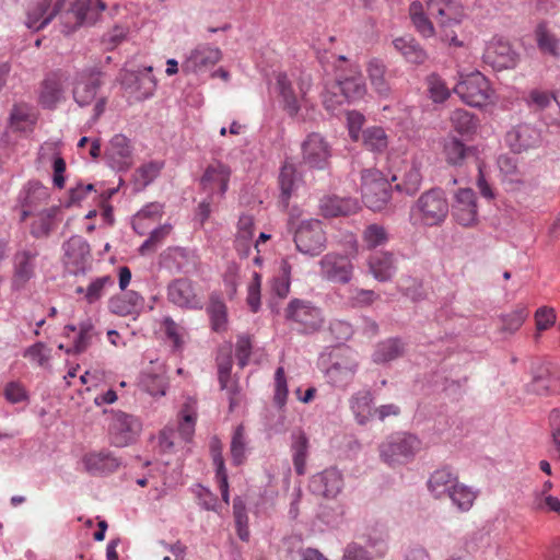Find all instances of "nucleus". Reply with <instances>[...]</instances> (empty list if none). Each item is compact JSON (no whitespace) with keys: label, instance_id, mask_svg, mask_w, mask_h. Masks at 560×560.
Masks as SVG:
<instances>
[{"label":"nucleus","instance_id":"obj_1","mask_svg":"<svg viewBox=\"0 0 560 560\" xmlns=\"http://www.w3.org/2000/svg\"><path fill=\"white\" fill-rule=\"evenodd\" d=\"M104 73L96 67L86 68L78 73L73 88V98L81 107L89 106L95 101L94 120L104 113L107 97H97V91L103 84Z\"/></svg>","mask_w":560,"mask_h":560},{"label":"nucleus","instance_id":"obj_2","mask_svg":"<svg viewBox=\"0 0 560 560\" xmlns=\"http://www.w3.org/2000/svg\"><path fill=\"white\" fill-rule=\"evenodd\" d=\"M284 319L300 334L318 331L324 323L322 311L311 301L292 299L284 308Z\"/></svg>","mask_w":560,"mask_h":560},{"label":"nucleus","instance_id":"obj_3","mask_svg":"<svg viewBox=\"0 0 560 560\" xmlns=\"http://www.w3.org/2000/svg\"><path fill=\"white\" fill-rule=\"evenodd\" d=\"M411 210L424 225L439 226L446 220L450 206L443 189L431 188L421 194Z\"/></svg>","mask_w":560,"mask_h":560},{"label":"nucleus","instance_id":"obj_4","mask_svg":"<svg viewBox=\"0 0 560 560\" xmlns=\"http://www.w3.org/2000/svg\"><path fill=\"white\" fill-rule=\"evenodd\" d=\"M362 200L373 211H381L392 198V185L377 170H364L361 175Z\"/></svg>","mask_w":560,"mask_h":560},{"label":"nucleus","instance_id":"obj_5","mask_svg":"<svg viewBox=\"0 0 560 560\" xmlns=\"http://www.w3.org/2000/svg\"><path fill=\"white\" fill-rule=\"evenodd\" d=\"M454 93L469 106L482 107L493 95L488 79L479 71L467 74L454 86Z\"/></svg>","mask_w":560,"mask_h":560},{"label":"nucleus","instance_id":"obj_6","mask_svg":"<svg viewBox=\"0 0 560 560\" xmlns=\"http://www.w3.org/2000/svg\"><path fill=\"white\" fill-rule=\"evenodd\" d=\"M310 83L301 81L298 85V90L293 86V83L289 79L288 74L280 72L276 78V89L279 96V102L282 109L288 114L289 117L295 118L302 105L307 104L306 94L310 89Z\"/></svg>","mask_w":560,"mask_h":560},{"label":"nucleus","instance_id":"obj_7","mask_svg":"<svg viewBox=\"0 0 560 560\" xmlns=\"http://www.w3.org/2000/svg\"><path fill=\"white\" fill-rule=\"evenodd\" d=\"M106 9V3L101 0H77L62 16L65 34H70L83 24L96 22L100 12Z\"/></svg>","mask_w":560,"mask_h":560},{"label":"nucleus","instance_id":"obj_8","mask_svg":"<svg viewBox=\"0 0 560 560\" xmlns=\"http://www.w3.org/2000/svg\"><path fill=\"white\" fill-rule=\"evenodd\" d=\"M296 249L302 254L316 256L326 247V236L322 223L317 220L303 221L294 233Z\"/></svg>","mask_w":560,"mask_h":560},{"label":"nucleus","instance_id":"obj_9","mask_svg":"<svg viewBox=\"0 0 560 560\" xmlns=\"http://www.w3.org/2000/svg\"><path fill=\"white\" fill-rule=\"evenodd\" d=\"M65 266L71 275H85L91 267V248L79 235L71 236L65 244Z\"/></svg>","mask_w":560,"mask_h":560},{"label":"nucleus","instance_id":"obj_10","mask_svg":"<svg viewBox=\"0 0 560 560\" xmlns=\"http://www.w3.org/2000/svg\"><path fill=\"white\" fill-rule=\"evenodd\" d=\"M141 431L140 421L132 415L116 411L109 425L112 443L124 447L132 443Z\"/></svg>","mask_w":560,"mask_h":560},{"label":"nucleus","instance_id":"obj_11","mask_svg":"<svg viewBox=\"0 0 560 560\" xmlns=\"http://www.w3.org/2000/svg\"><path fill=\"white\" fill-rule=\"evenodd\" d=\"M319 267L322 278L327 281L347 284L352 279L353 265L345 255L328 253L319 260Z\"/></svg>","mask_w":560,"mask_h":560},{"label":"nucleus","instance_id":"obj_12","mask_svg":"<svg viewBox=\"0 0 560 560\" xmlns=\"http://www.w3.org/2000/svg\"><path fill=\"white\" fill-rule=\"evenodd\" d=\"M419 447V440L411 434L394 436L381 445L380 452L383 460L389 465L401 463L410 458Z\"/></svg>","mask_w":560,"mask_h":560},{"label":"nucleus","instance_id":"obj_13","mask_svg":"<svg viewBox=\"0 0 560 560\" xmlns=\"http://www.w3.org/2000/svg\"><path fill=\"white\" fill-rule=\"evenodd\" d=\"M452 214L462 226H474L478 222L476 194L471 188H460L455 194Z\"/></svg>","mask_w":560,"mask_h":560},{"label":"nucleus","instance_id":"obj_14","mask_svg":"<svg viewBox=\"0 0 560 560\" xmlns=\"http://www.w3.org/2000/svg\"><path fill=\"white\" fill-rule=\"evenodd\" d=\"M517 54L511 44L502 38H493L486 46L482 55L485 63L495 70L513 68L516 63Z\"/></svg>","mask_w":560,"mask_h":560},{"label":"nucleus","instance_id":"obj_15","mask_svg":"<svg viewBox=\"0 0 560 560\" xmlns=\"http://www.w3.org/2000/svg\"><path fill=\"white\" fill-rule=\"evenodd\" d=\"M108 165L118 172L129 170L133 163L130 141L124 135H115L105 151Z\"/></svg>","mask_w":560,"mask_h":560},{"label":"nucleus","instance_id":"obj_16","mask_svg":"<svg viewBox=\"0 0 560 560\" xmlns=\"http://www.w3.org/2000/svg\"><path fill=\"white\" fill-rule=\"evenodd\" d=\"M303 161L314 168L323 170L328 165L330 150L325 139L317 132L310 133L302 143Z\"/></svg>","mask_w":560,"mask_h":560},{"label":"nucleus","instance_id":"obj_17","mask_svg":"<svg viewBox=\"0 0 560 560\" xmlns=\"http://www.w3.org/2000/svg\"><path fill=\"white\" fill-rule=\"evenodd\" d=\"M343 487L341 472L336 468H328L315 474L308 483L312 493L324 498H335Z\"/></svg>","mask_w":560,"mask_h":560},{"label":"nucleus","instance_id":"obj_18","mask_svg":"<svg viewBox=\"0 0 560 560\" xmlns=\"http://www.w3.org/2000/svg\"><path fill=\"white\" fill-rule=\"evenodd\" d=\"M52 0H33L27 7L26 26L39 31L48 25L61 10L65 0H58L49 11Z\"/></svg>","mask_w":560,"mask_h":560},{"label":"nucleus","instance_id":"obj_19","mask_svg":"<svg viewBox=\"0 0 560 560\" xmlns=\"http://www.w3.org/2000/svg\"><path fill=\"white\" fill-rule=\"evenodd\" d=\"M167 298L173 304L185 308H201V301L195 293L192 283L186 278L173 280L167 287Z\"/></svg>","mask_w":560,"mask_h":560},{"label":"nucleus","instance_id":"obj_20","mask_svg":"<svg viewBox=\"0 0 560 560\" xmlns=\"http://www.w3.org/2000/svg\"><path fill=\"white\" fill-rule=\"evenodd\" d=\"M221 59V51L217 47L199 45L196 47L182 66L184 72H199L215 65Z\"/></svg>","mask_w":560,"mask_h":560},{"label":"nucleus","instance_id":"obj_21","mask_svg":"<svg viewBox=\"0 0 560 560\" xmlns=\"http://www.w3.org/2000/svg\"><path fill=\"white\" fill-rule=\"evenodd\" d=\"M82 462L85 470L93 476L112 474L121 464L119 458L106 451L88 453Z\"/></svg>","mask_w":560,"mask_h":560},{"label":"nucleus","instance_id":"obj_22","mask_svg":"<svg viewBox=\"0 0 560 560\" xmlns=\"http://www.w3.org/2000/svg\"><path fill=\"white\" fill-rule=\"evenodd\" d=\"M427 14L439 20L441 26L458 24L462 11L452 0H427Z\"/></svg>","mask_w":560,"mask_h":560},{"label":"nucleus","instance_id":"obj_23","mask_svg":"<svg viewBox=\"0 0 560 560\" xmlns=\"http://www.w3.org/2000/svg\"><path fill=\"white\" fill-rule=\"evenodd\" d=\"M539 139L540 135L538 130L527 124L516 126L506 135V141L516 153L535 147L539 142Z\"/></svg>","mask_w":560,"mask_h":560},{"label":"nucleus","instance_id":"obj_24","mask_svg":"<svg viewBox=\"0 0 560 560\" xmlns=\"http://www.w3.org/2000/svg\"><path fill=\"white\" fill-rule=\"evenodd\" d=\"M37 257L36 252L32 250H20L14 255V276L13 287L21 289L30 281L34 276V260Z\"/></svg>","mask_w":560,"mask_h":560},{"label":"nucleus","instance_id":"obj_25","mask_svg":"<svg viewBox=\"0 0 560 560\" xmlns=\"http://www.w3.org/2000/svg\"><path fill=\"white\" fill-rule=\"evenodd\" d=\"M369 269L377 281H389L396 272L394 255L389 252L372 254L369 258Z\"/></svg>","mask_w":560,"mask_h":560},{"label":"nucleus","instance_id":"obj_26","mask_svg":"<svg viewBox=\"0 0 560 560\" xmlns=\"http://www.w3.org/2000/svg\"><path fill=\"white\" fill-rule=\"evenodd\" d=\"M319 207L325 217L349 215L360 209L355 198L338 196L323 198Z\"/></svg>","mask_w":560,"mask_h":560},{"label":"nucleus","instance_id":"obj_27","mask_svg":"<svg viewBox=\"0 0 560 560\" xmlns=\"http://www.w3.org/2000/svg\"><path fill=\"white\" fill-rule=\"evenodd\" d=\"M458 482L457 476L448 467L433 471L428 480L430 492L436 498L446 497Z\"/></svg>","mask_w":560,"mask_h":560},{"label":"nucleus","instance_id":"obj_28","mask_svg":"<svg viewBox=\"0 0 560 560\" xmlns=\"http://www.w3.org/2000/svg\"><path fill=\"white\" fill-rule=\"evenodd\" d=\"M142 296L132 290L113 296L108 303L110 312L119 316L137 314L142 308Z\"/></svg>","mask_w":560,"mask_h":560},{"label":"nucleus","instance_id":"obj_29","mask_svg":"<svg viewBox=\"0 0 560 560\" xmlns=\"http://www.w3.org/2000/svg\"><path fill=\"white\" fill-rule=\"evenodd\" d=\"M534 39L542 55L560 59V39L548 28L546 22L537 24L534 31Z\"/></svg>","mask_w":560,"mask_h":560},{"label":"nucleus","instance_id":"obj_30","mask_svg":"<svg viewBox=\"0 0 560 560\" xmlns=\"http://www.w3.org/2000/svg\"><path fill=\"white\" fill-rule=\"evenodd\" d=\"M358 363L353 360L334 362L326 371L329 382L337 387H346L352 382Z\"/></svg>","mask_w":560,"mask_h":560},{"label":"nucleus","instance_id":"obj_31","mask_svg":"<svg viewBox=\"0 0 560 560\" xmlns=\"http://www.w3.org/2000/svg\"><path fill=\"white\" fill-rule=\"evenodd\" d=\"M332 89L338 90L348 102L363 97L366 91L364 79L360 73L339 78Z\"/></svg>","mask_w":560,"mask_h":560},{"label":"nucleus","instance_id":"obj_32","mask_svg":"<svg viewBox=\"0 0 560 560\" xmlns=\"http://www.w3.org/2000/svg\"><path fill=\"white\" fill-rule=\"evenodd\" d=\"M393 45L411 63L422 65L428 58L424 49L410 36L398 37L393 40Z\"/></svg>","mask_w":560,"mask_h":560},{"label":"nucleus","instance_id":"obj_33","mask_svg":"<svg viewBox=\"0 0 560 560\" xmlns=\"http://www.w3.org/2000/svg\"><path fill=\"white\" fill-rule=\"evenodd\" d=\"M373 395L370 390H361L354 394L350 399V408L359 424L363 425L373 417L372 410Z\"/></svg>","mask_w":560,"mask_h":560},{"label":"nucleus","instance_id":"obj_34","mask_svg":"<svg viewBox=\"0 0 560 560\" xmlns=\"http://www.w3.org/2000/svg\"><path fill=\"white\" fill-rule=\"evenodd\" d=\"M404 351L405 345L399 338H388L377 343L372 358L375 363L384 364L402 357Z\"/></svg>","mask_w":560,"mask_h":560},{"label":"nucleus","instance_id":"obj_35","mask_svg":"<svg viewBox=\"0 0 560 560\" xmlns=\"http://www.w3.org/2000/svg\"><path fill=\"white\" fill-rule=\"evenodd\" d=\"M451 126L460 136L470 137L476 133L479 119L464 108H457L450 116Z\"/></svg>","mask_w":560,"mask_h":560},{"label":"nucleus","instance_id":"obj_36","mask_svg":"<svg viewBox=\"0 0 560 560\" xmlns=\"http://www.w3.org/2000/svg\"><path fill=\"white\" fill-rule=\"evenodd\" d=\"M444 153L446 162L454 166H460L465 160L470 156H475L476 149L474 147L465 145L457 138H451L444 145Z\"/></svg>","mask_w":560,"mask_h":560},{"label":"nucleus","instance_id":"obj_37","mask_svg":"<svg viewBox=\"0 0 560 560\" xmlns=\"http://www.w3.org/2000/svg\"><path fill=\"white\" fill-rule=\"evenodd\" d=\"M62 93L63 90L58 74L52 73L48 75L42 84L39 97L42 105L46 108L55 107L62 97Z\"/></svg>","mask_w":560,"mask_h":560},{"label":"nucleus","instance_id":"obj_38","mask_svg":"<svg viewBox=\"0 0 560 560\" xmlns=\"http://www.w3.org/2000/svg\"><path fill=\"white\" fill-rule=\"evenodd\" d=\"M292 438V458L298 475H304L308 450V440L302 430L294 431Z\"/></svg>","mask_w":560,"mask_h":560},{"label":"nucleus","instance_id":"obj_39","mask_svg":"<svg viewBox=\"0 0 560 560\" xmlns=\"http://www.w3.org/2000/svg\"><path fill=\"white\" fill-rule=\"evenodd\" d=\"M163 163L151 161L138 167L133 174V190L142 191L160 174Z\"/></svg>","mask_w":560,"mask_h":560},{"label":"nucleus","instance_id":"obj_40","mask_svg":"<svg viewBox=\"0 0 560 560\" xmlns=\"http://www.w3.org/2000/svg\"><path fill=\"white\" fill-rule=\"evenodd\" d=\"M409 14L416 30L425 38L433 36L434 27L428 14L424 12L423 5L419 1L410 4Z\"/></svg>","mask_w":560,"mask_h":560},{"label":"nucleus","instance_id":"obj_41","mask_svg":"<svg viewBox=\"0 0 560 560\" xmlns=\"http://www.w3.org/2000/svg\"><path fill=\"white\" fill-rule=\"evenodd\" d=\"M385 65L378 59L369 62L368 72L371 84L381 96H388L390 88L385 79Z\"/></svg>","mask_w":560,"mask_h":560},{"label":"nucleus","instance_id":"obj_42","mask_svg":"<svg viewBox=\"0 0 560 560\" xmlns=\"http://www.w3.org/2000/svg\"><path fill=\"white\" fill-rule=\"evenodd\" d=\"M280 202L288 207L289 199L295 187V167L292 164H284L279 173Z\"/></svg>","mask_w":560,"mask_h":560},{"label":"nucleus","instance_id":"obj_43","mask_svg":"<svg viewBox=\"0 0 560 560\" xmlns=\"http://www.w3.org/2000/svg\"><path fill=\"white\" fill-rule=\"evenodd\" d=\"M452 500V503L462 512L470 510L477 497L469 487L464 483L457 482L456 487L446 495Z\"/></svg>","mask_w":560,"mask_h":560},{"label":"nucleus","instance_id":"obj_44","mask_svg":"<svg viewBox=\"0 0 560 560\" xmlns=\"http://www.w3.org/2000/svg\"><path fill=\"white\" fill-rule=\"evenodd\" d=\"M233 516L238 538L247 541L249 538L247 510L244 500L240 497H236L233 501Z\"/></svg>","mask_w":560,"mask_h":560},{"label":"nucleus","instance_id":"obj_45","mask_svg":"<svg viewBox=\"0 0 560 560\" xmlns=\"http://www.w3.org/2000/svg\"><path fill=\"white\" fill-rule=\"evenodd\" d=\"M388 238L387 230L377 223L369 224L362 233V240L368 249L385 245Z\"/></svg>","mask_w":560,"mask_h":560},{"label":"nucleus","instance_id":"obj_46","mask_svg":"<svg viewBox=\"0 0 560 560\" xmlns=\"http://www.w3.org/2000/svg\"><path fill=\"white\" fill-rule=\"evenodd\" d=\"M207 312L214 331H222L226 327L228 314L225 304L217 296H211Z\"/></svg>","mask_w":560,"mask_h":560},{"label":"nucleus","instance_id":"obj_47","mask_svg":"<svg viewBox=\"0 0 560 560\" xmlns=\"http://www.w3.org/2000/svg\"><path fill=\"white\" fill-rule=\"evenodd\" d=\"M556 380L551 376L547 368H541L540 371L533 376V381L528 386V390L537 395H548L556 390Z\"/></svg>","mask_w":560,"mask_h":560},{"label":"nucleus","instance_id":"obj_48","mask_svg":"<svg viewBox=\"0 0 560 560\" xmlns=\"http://www.w3.org/2000/svg\"><path fill=\"white\" fill-rule=\"evenodd\" d=\"M94 335V326L90 320L82 322L79 326V335L74 341L73 348L66 349L68 354H79L84 352L91 345Z\"/></svg>","mask_w":560,"mask_h":560},{"label":"nucleus","instance_id":"obj_49","mask_svg":"<svg viewBox=\"0 0 560 560\" xmlns=\"http://www.w3.org/2000/svg\"><path fill=\"white\" fill-rule=\"evenodd\" d=\"M56 209L43 211L31 225V234L36 238L47 237L52 230Z\"/></svg>","mask_w":560,"mask_h":560},{"label":"nucleus","instance_id":"obj_50","mask_svg":"<svg viewBox=\"0 0 560 560\" xmlns=\"http://www.w3.org/2000/svg\"><path fill=\"white\" fill-rule=\"evenodd\" d=\"M246 453V440L244 433V427L237 425L234 430L231 441V456L234 465H242L245 460Z\"/></svg>","mask_w":560,"mask_h":560},{"label":"nucleus","instance_id":"obj_51","mask_svg":"<svg viewBox=\"0 0 560 560\" xmlns=\"http://www.w3.org/2000/svg\"><path fill=\"white\" fill-rule=\"evenodd\" d=\"M552 102L560 108V102L556 94L547 91L533 90L529 92L527 103L535 110H542L549 107Z\"/></svg>","mask_w":560,"mask_h":560},{"label":"nucleus","instance_id":"obj_52","mask_svg":"<svg viewBox=\"0 0 560 560\" xmlns=\"http://www.w3.org/2000/svg\"><path fill=\"white\" fill-rule=\"evenodd\" d=\"M112 285H114V280L110 276L96 278L85 290V301L89 304H94L104 295L105 288Z\"/></svg>","mask_w":560,"mask_h":560},{"label":"nucleus","instance_id":"obj_53","mask_svg":"<svg viewBox=\"0 0 560 560\" xmlns=\"http://www.w3.org/2000/svg\"><path fill=\"white\" fill-rule=\"evenodd\" d=\"M236 246L248 248V242L253 237L254 219L249 214H242L237 222Z\"/></svg>","mask_w":560,"mask_h":560},{"label":"nucleus","instance_id":"obj_54","mask_svg":"<svg viewBox=\"0 0 560 560\" xmlns=\"http://www.w3.org/2000/svg\"><path fill=\"white\" fill-rule=\"evenodd\" d=\"M364 144L372 151H383L387 147L385 131L380 127L368 128L363 131Z\"/></svg>","mask_w":560,"mask_h":560},{"label":"nucleus","instance_id":"obj_55","mask_svg":"<svg viewBox=\"0 0 560 560\" xmlns=\"http://www.w3.org/2000/svg\"><path fill=\"white\" fill-rule=\"evenodd\" d=\"M421 182L420 171L413 167L405 174L402 182L396 185V189L406 195L413 196L419 191Z\"/></svg>","mask_w":560,"mask_h":560},{"label":"nucleus","instance_id":"obj_56","mask_svg":"<svg viewBox=\"0 0 560 560\" xmlns=\"http://www.w3.org/2000/svg\"><path fill=\"white\" fill-rule=\"evenodd\" d=\"M528 316L526 307H517L513 312L502 315V330L515 332L523 325Z\"/></svg>","mask_w":560,"mask_h":560},{"label":"nucleus","instance_id":"obj_57","mask_svg":"<svg viewBox=\"0 0 560 560\" xmlns=\"http://www.w3.org/2000/svg\"><path fill=\"white\" fill-rule=\"evenodd\" d=\"M23 355L31 359L32 361L37 362L39 366H49L50 349H48L42 341H38L26 348Z\"/></svg>","mask_w":560,"mask_h":560},{"label":"nucleus","instance_id":"obj_58","mask_svg":"<svg viewBox=\"0 0 560 560\" xmlns=\"http://www.w3.org/2000/svg\"><path fill=\"white\" fill-rule=\"evenodd\" d=\"M217 364L220 389H224L228 387V383L231 380V371L233 365L231 352L218 355Z\"/></svg>","mask_w":560,"mask_h":560},{"label":"nucleus","instance_id":"obj_59","mask_svg":"<svg viewBox=\"0 0 560 560\" xmlns=\"http://www.w3.org/2000/svg\"><path fill=\"white\" fill-rule=\"evenodd\" d=\"M288 396V385L284 376V369L279 366L275 373V402L279 407L284 406Z\"/></svg>","mask_w":560,"mask_h":560},{"label":"nucleus","instance_id":"obj_60","mask_svg":"<svg viewBox=\"0 0 560 560\" xmlns=\"http://www.w3.org/2000/svg\"><path fill=\"white\" fill-rule=\"evenodd\" d=\"M223 168H229V166L220 162L209 165L206 168L200 179V184L205 190H212L211 185L218 184L219 179L221 178V171H223Z\"/></svg>","mask_w":560,"mask_h":560},{"label":"nucleus","instance_id":"obj_61","mask_svg":"<svg viewBox=\"0 0 560 560\" xmlns=\"http://www.w3.org/2000/svg\"><path fill=\"white\" fill-rule=\"evenodd\" d=\"M142 385L151 396H164L167 383L164 377L159 375H148L142 381Z\"/></svg>","mask_w":560,"mask_h":560},{"label":"nucleus","instance_id":"obj_62","mask_svg":"<svg viewBox=\"0 0 560 560\" xmlns=\"http://www.w3.org/2000/svg\"><path fill=\"white\" fill-rule=\"evenodd\" d=\"M252 354V341L248 336H240L236 342V359L241 369L245 368Z\"/></svg>","mask_w":560,"mask_h":560},{"label":"nucleus","instance_id":"obj_63","mask_svg":"<svg viewBox=\"0 0 560 560\" xmlns=\"http://www.w3.org/2000/svg\"><path fill=\"white\" fill-rule=\"evenodd\" d=\"M163 255L166 259H172L178 270H183L190 259V253L183 247H170Z\"/></svg>","mask_w":560,"mask_h":560},{"label":"nucleus","instance_id":"obj_64","mask_svg":"<svg viewBox=\"0 0 560 560\" xmlns=\"http://www.w3.org/2000/svg\"><path fill=\"white\" fill-rule=\"evenodd\" d=\"M342 560H372V557L364 547L357 542H351L345 548Z\"/></svg>","mask_w":560,"mask_h":560}]
</instances>
